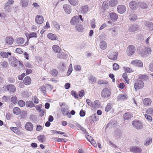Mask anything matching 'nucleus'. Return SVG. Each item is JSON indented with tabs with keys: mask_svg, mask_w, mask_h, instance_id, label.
Returning <instances> with one entry per match:
<instances>
[{
	"mask_svg": "<svg viewBox=\"0 0 153 153\" xmlns=\"http://www.w3.org/2000/svg\"><path fill=\"white\" fill-rule=\"evenodd\" d=\"M101 96L104 99L109 98L111 95V91L108 89L105 88L101 92Z\"/></svg>",
	"mask_w": 153,
	"mask_h": 153,
	"instance_id": "f257e3e1",
	"label": "nucleus"
},
{
	"mask_svg": "<svg viewBox=\"0 0 153 153\" xmlns=\"http://www.w3.org/2000/svg\"><path fill=\"white\" fill-rule=\"evenodd\" d=\"M151 52V49L149 47H146L143 49L141 54L143 57H144L150 54Z\"/></svg>",
	"mask_w": 153,
	"mask_h": 153,
	"instance_id": "f03ea898",
	"label": "nucleus"
},
{
	"mask_svg": "<svg viewBox=\"0 0 153 153\" xmlns=\"http://www.w3.org/2000/svg\"><path fill=\"white\" fill-rule=\"evenodd\" d=\"M117 53L113 51H110L108 52V57L109 58L113 60L117 59Z\"/></svg>",
	"mask_w": 153,
	"mask_h": 153,
	"instance_id": "7ed1b4c3",
	"label": "nucleus"
},
{
	"mask_svg": "<svg viewBox=\"0 0 153 153\" xmlns=\"http://www.w3.org/2000/svg\"><path fill=\"white\" fill-rule=\"evenodd\" d=\"M144 86V83L141 80H137V82L134 84V88L137 91L138 89L143 88Z\"/></svg>",
	"mask_w": 153,
	"mask_h": 153,
	"instance_id": "20e7f679",
	"label": "nucleus"
},
{
	"mask_svg": "<svg viewBox=\"0 0 153 153\" xmlns=\"http://www.w3.org/2000/svg\"><path fill=\"white\" fill-rule=\"evenodd\" d=\"M132 125L133 127L136 129H139L142 128V123L139 120H134L132 122Z\"/></svg>",
	"mask_w": 153,
	"mask_h": 153,
	"instance_id": "39448f33",
	"label": "nucleus"
},
{
	"mask_svg": "<svg viewBox=\"0 0 153 153\" xmlns=\"http://www.w3.org/2000/svg\"><path fill=\"white\" fill-rule=\"evenodd\" d=\"M9 61L11 65L14 67L17 66L19 62V61L14 56L10 57Z\"/></svg>",
	"mask_w": 153,
	"mask_h": 153,
	"instance_id": "423d86ee",
	"label": "nucleus"
},
{
	"mask_svg": "<svg viewBox=\"0 0 153 153\" xmlns=\"http://www.w3.org/2000/svg\"><path fill=\"white\" fill-rule=\"evenodd\" d=\"M135 51V47L131 45L128 47L126 50V53L128 55H131L134 53Z\"/></svg>",
	"mask_w": 153,
	"mask_h": 153,
	"instance_id": "0eeeda50",
	"label": "nucleus"
},
{
	"mask_svg": "<svg viewBox=\"0 0 153 153\" xmlns=\"http://www.w3.org/2000/svg\"><path fill=\"white\" fill-rule=\"evenodd\" d=\"M129 149L130 151L133 153H141L142 151L141 148L137 146H132Z\"/></svg>",
	"mask_w": 153,
	"mask_h": 153,
	"instance_id": "6e6552de",
	"label": "nucleus"
},
{
	"mask_svg": "<svg viewBox=\"0 0 153 153\" xmlns=\"http://www.w3.org/2000/svg\"><path fill=\"white\" fill-rule=\"evenodd\" d=\"M140 30V27L139 26L136 24H134L130 27L129 30L130 32H133L139 30Z\"/></svg>",
	"mask_w": 153,
	"mask_h": 153,
	"instance_id": "1a4fd4ad",
	"label": "nucleus"
},
{
	"mask_svg": "<svg viewBox=\"0 0 153 153\" xmlns=\"http://www.w3.org/2000/svg\"><path fill=\"white\" fill-rule=\"evenodd\" d=\"M131 64L134 66L141 67H143V63L141 61L138 60L136 59L132 61Z\"/></svg>",
	"mask_w": 153,
	"mask_h": 153,
	"instance_id": "9d476101",
	"label": "nucleus"
},
{
	"mask_svg": "<svg viewBox=\"0 0 153 153\" xmlns=\"http://www.w3.org/2000/svg\"><path fill=\"white\" fill-rule=\"evenodd\" d=\"M117 10L119 13L123 14L126 11V9L125 5H120L117 7Z\"/></svg>",
	"mask_w": 153,
	"mask_h": 153,
	"instance_id": "9b49d317",
	"label": "nucleus"
},
{
	"mask_svg": "<svg viewBox=\"0 0 153 153\" xmlns=\"http://www.w3.org/2000/svg\"><path fill=\"white\" fill-rule=\"evenodd\" d=\"M25 129L28 131H31L33 128V124L30 122H27L25 125Z\"/></svg>",
	"mask_w": 153,
	"mask_h": 153,
	"instance_id": "f8f14e48",
	"label": "nucleus"
},
{
	"mask_svg": "<svg viewBox=\"0 0 153 153\" xmlns=\"http://www.w3.org/2000/svg\"><path fill=\"white\" fill-rule=\"evenodd\" d=\"M36 22L38 24H42L44 21V18L42 16L38 15L35 19Z\"/></svg>",
	"mask_w": 153,
	"mask_h": 153,
	"instance_id": "ddd939ff",
	"label": "nucleus"
},
{
	"mask_svg": "<svg viewBox=\"0 0 153 153\" xmlns=\"http://www.w3.org/2000/svg\"><path fill=\"white\" fill-rule=\"evenodd\" d=\"M109 15L111 20L113 21H116L118 18L117 15L114 12L110 13Z\"/></svg>",
	"mask_w": 153,
	"mask_h": 153,
	"instance_id": "4468645a",
	"label": "nucleus"
},
{
	"mask_svg": "<svg viewBox=\"0 0 153 153\" xmlns=\"http://www.w3.org/2000/svg\"><path fill=\"white\" fill-rule=\"evenodd\" d=\"M7 90L11 93H14L16 91V87L13 85L10 84L7 86Z\"/></svg>",
	"mask_w": 153,
	"mask_h": 153,
	"instance_id": "2eb2a0df",
	"label": "nucleus"
},
{
	"mask_svg": "<svg viewBox=\"0 0 153 153\" xmlns=\"http://www.w3.org/2000/svg\"><path fill=\"white\" fill-rule=\"evenodd\" d=\"M79 22L78 16H75L73 17L71 20V23L72 25H74Z\"/></svg>",
	"mask_w": 153,
	"mask_h": 153,
	"instance_id": "dca6fc26",
	"label": "nucleus"
},
{
	"mask_svg": "<svg viewBox=\"0 0 153 153\" xmlns=\"http://www.w3.org/2000/svg\"><path fill=\"white\" fill-rule=\"evenodd\" d=\"M63 7L65 12L68 14H70L71 11V7L68 4H64L63 5Z\"/></svg>",
	"mask_w": 153,
	"mask_h": 153,
	"instance_id": "f3484780",
	"label": "nucleus"
},
{
	"mask_svg": "<svg viewBox=\"0 0 153 153\" xmlns=\"http://www.w3.org/2000/svg\"><path fill=\"white\" fill-rule=\"evenodd\" d=\"M129 7L132 9L135 10L137 7V4L135 1H132L129 3Z\"/></svg>",
	"mask_w": 153,
	"mask_h": 153,
	"instance_id": "a211bd4d",
	"label": "nucleus"
},
{
	"mask_svg": "<svg viewBox=\"0 0 153 153\" xmlns=\"http://www.w3.org/2000/svg\"><path fill=\"white\" fill-rule=\"evenodd\" d=\"M138 79L146 81H147L149 79V78L148 76L144 74L139 75H138Z\"/></svg>",
	"mask_w": 153,
	"mask_h": 153,
	"instance_id": "6ab92c4d",
	"label": "nucleus"
},
{
	"mask_svg": "<svg viewBox=\"0 0 153 153\" xmlns=\"http://www.w3.org/2000/svg\"><path fill=\"white\" fill-rule=\"evenodd\" d=\"M47 36L48 39L52 40H56L58 39V37L56 35L52 33L48 34Z\"/></svg>",
	"mask_w": 153,
	"mask_h": 153,
	"instance_id": "aec40b11",
	"label": "nucleus"
},
{
	"mask_svg": "<svg viewBox=\"0 0 153 153\" xmlns=\"http://www.w3.org/2000/svg\"><path fill=\"white\" fill-rule=\"evenodd\" d=\"M31 79L29 76L25 77L24 79L23 82L25 85H28L31 83Z\"/></svg>",
	"mask_w": 153,
	"mask_h": 153,
	"instance_id": "412c9836",
	"label": "nucleus"
},
{
	"mask_svg": "<svg viewBox=\"0 0 153 153\" xmlns=\"http://www.w3.org/2000/svg\"><path fill=\"white\" fill-rule=\"evenodd\" d=\"M11 53L10 52H7L2 51L0 53V55L3 58H8V55L10 56Z\"/></svg>",
	"mask_w": 153,
	"mask_h": 153,
	"instance_id": "4be33fe9",
	"label": "nucleus"
},
{
	"mask_svg": "<svg viewBox=\"0 0 153 153\" xmlns=\"http://www.w3.org/2000/svg\"><path fill=\"white\" fill-rule=\"evenodd\" d=\"M58 67L61 71H64L66 68V64L64 62L60 63L59 64Z\"/></svg>",
	"mask_w": 153,
	"mask_h": 153,
	"instance_id": "5701e85b",
	"label": "nucleus"
},
{
	"mask_svg": "<svg viewBox=\"0 0 153 153\" xmlns=\"http://www.w3.org/2000/svg\"><path fill=\"white\" fill-rule=\"evenodd\" d=\"M132 114L129 112L126 113L123 115L124 118L125 120H129L132 117Z\"/></svg>",
	"mask_w": 153,
	"mask_h": 153,
	"instance_id": "b1692460",
	"label": "nucleus"
},
{
	"mask_svg": "<svg viewBox=\"0 0 153 153\" xmlns=\"http://www.w3.org/2000/svg\"><path fill=\"white\" fill-rule=\"evenodd\" d=\"M38 90L40 91L41 93L44 95L46 94V87L44 85L41 86Z\"/></svg>",
	"mask_w": 153,
	"mask_h": 153,
	"instance_id": "393cba45",
	"label": "nucleus"
},
{
	"mask_svg": "<svg viewBox=\"0 0 153 153\" xmlns=\"http://www.w3.org/2000/svg\"><path fill=\"white\" fill-rule=\"evenodd\" d=\"M100 48L102 50H104L107 48L106 43L104 41H102L100 44Z\"/></svg>",
	"mask_w": 153,
	"mask_h": 153,
	"instance_id": "a878e982",
	"label": "nucleus"
},
{
	"mask_svg": "<svg viewBox=\"0 0 153 153\" xmlns=\"http://www.w3.org/2000/svg\"><path fill=\"white\" fill-rule=\"evenodd\" d=\"M13 41L14 40L11 37H7L6 39V43L10 45H12L13 43Z\"/></svg>",
	"mask_w": 153,
	"mask_h": 153,
	"instance_id": "bb28decb",
	"label": "nucleus"
},
{
	"mask_svg": "<svg viewBox=\"0 0 153 153\" xmlns=\"http://www.w3.org/2000/svg\"><path fill=\"white\" fill-rule=\"evenodd\" d=\"M152 102V101L149 98H145L143 101V103L144 105L148 106L150 105Z\"/></svg>",
	"mask_w": 153,
	"mask_h": 153,
	"instance_id": "cd10ccee",
	"label": "nucleus"
},
{
	"mask_svg": "<svg viewBox=\"0 0 153 153\" xmlns=\"http://www.w3.org/2000/svg\"><path fill=\"white\" fill-rule=\"evenodd\" d=\"M52 49L56 53H59L61 50L60 48L56 45L53 46Z\"/></svg>",
	"mask_w": 153,
	"mask_h": 153,
	"instance_id": "c85d7f7f",
	"label": "nucleus"
},
{
	"mask_svg": "<svg viewBox=\"0 0 153 153\" xmlns=\"http://www.w3.org/2000/svg\"><path fill=\"white\" fill-rule=\"evenodd\" d=\"M37 37V34L36 32H31L29 33V35L27 36V38L29 40L32 38Z\"/></svg>",
	"mask_w": 153,
	"mask_h": 153,
	"instance_id": "c756f323",
	"label": "nucleus"
},
{
	"mask_svg": "<svg viewBox=\"0 0 153 153\" xmlns=\"http://www.w3.org/2000/svg\"><path fill=\"white\" fill-rule=\"evenodd\" d=\"M145 25L150 30H152L153 29V24L148 22H146L145 23Z\"/></svg>",
	"mask_w": 153,
	"mask_h": 153,
	"instance_id": "7c9ffc66",
	"label": "nucleus"
},
{
	"mask_svg": "<svg viewBox=\"0 0 153 153\" xmlns=\"http://www.w3.org/2000/svg\"><path fill=\"white\" fill-rule=\"evenodd\" d=\"M129 18L131 21H134L137 19V17L136 14H132L129 15Z\"/></svg>",
	"mask_w": 153,
	"mask_h": 153,
	"instance_id": "2f4dec72",
	"label": "nucleus"
},
{
	"mask_svg": "<svg viewBox=\"0 0 153 153\" xmlns=\"http://www.w3.org/2000/svg\"><path fill=\"white\" fill-rule=\"evenodd\" d=\"M122 133L121 131L119 129L115 130L114 132V135L117 138H119L122 134Z\"/></svg>",
	"mask_w": 153,
	"mask_h": 153,
	"instance_id": "473e14b6",
	"label": "nucleus"
},
{
	"mask_svg": "<svg viewBox=\"0 0 153 153\" xmlns=\"http://www.w3.org/2000/svg\"><path fill=\"white\" fill-rule=\"evenodd\" d=\"M86 102L88 105H89L91 107H95V105H96V102L95 101L94 102H92L90 100L87 99L86 100Z\"/></svg>",
	"mask_w": 153,
	"mask_h": 153,
	"instance_id": "72a5a7b5",
	"label": "nucleus"
},
{
	"mask_svg": "<svg viewBox=\"0 0 153 153\" xmlns=\"http://www.w3.org/2000/svg\"><path fill=\"white\" fill-rule=\"evenodd\" d=\"M89 8L88 5H85L81 8V12L83 13H86L88 10Z\"/></svg>",
	"mask_w": 153,
	"mask_h": 153,
	"instance_id": "f704fd0d",
	"label": "nucleus"
},
{
	"mask_svg": "<svg viewBox=\"0 0 153 153\" xmlns=\"http://www.w3.org/2000/svg\"><path fill=\"white\" fill-rule=\"evenodd\" d=\"M117 0H111L109 1V5L111 7H114L117 4Z\"/></svg>",
	"mask_w": 153,
	"mask_h": 153,
	"instance_id": "c9c22d12",
	"label": "nucleus"
},
{
	"mask_svg": "<svg viewBox=\"0 0 153 153\" xmlns=\"http://www.w3.org/2000/svg\"><path fill=\"white\" fill-rule=\"evenodd\" d=\"M116 124V122L115 121H111L110 122L108 123L106 126V128H112L113 126H115Z\"/></svg>",
	"mask_w": 153,
	"mask_h": 153,
	"instance_id": "e433bc0d",
	"label": "nucleus"
},
{
	"mask_svg": "<svg viewBox=\"0 0 153 153\" xmlns=\"http://www.w3.org/2000/svg\"><path fill=\"white\" fill-rule=\"evenodd\" d=\"M117 99L118 100H125L127 99L126 95L122 94H120L117 97Z\"/></svg>",
	"mask_w": 153,
	"mask_h": 153,
	"instance_id": "4c0bfd02",
	"label": "nucleus"
},
{
	"mask_svg": "<svg viewBox=\"0 0 153 153\" xmlns=\"http://www.w3.org/2000/svg\"><path fill=\"white\" fill-rule=\"evenodd\" d=\"M21 2L22 7H26L28 5L29 1L28 0H21Z\"/></svg>",
	"mask_w": 153,
	"mask_h": 153,
	"instance_id": "58836bf2",
	"label": "nucleus"
},
{
	"mask_svg": "<svg viewBox=\"0 0 153 153\" xmlns=\"http://www.w3.org/2000/svg\"><path fill=\"white\" fill-rule=\"evenodd\" d=\"M23 39L21 38H19L17 39L16 40V43L19 45H22L24 43Z\"/></svg>",
	"mask_w": 153,
	"mask_h": 153,
	"instance_id": "ea45409f",
	"label": "nucleus"
},
{
	"mask_svg": "<svg viewBox=\"0 0 153 153\" xmlns=\"http://www.w3.org/2000/svg\"><path fill=\"white\" fill-rule=\"evenodd\" d=\"M26 105L30 107H33L35 106V104L31 101H27L26 102Z\"/></svg>",
	"mask_w": 153,
	"mask_h": 153,
	"instance_id": "a19ab883",
	"label": "nucleus"
},
{
	"mask_svg": "<svg viewBox=\"0 0 153 153\" xmlns=\"http://www.w3.org/2000/svg\"><path fill=\"white\" fill-rule=\"evenodd\" d=\"M13 111L14 114L18 115L20 113V109L19 108L16 107L13 108Z\"/></svg>",
	"mask_w": 153,
	"mask_h": 153,
	"instance_id": "79ce46f5",
	"label": "nucleus"
},
{
	"mask_svg": "<svg viewBox=\"0 0 153 153\" xmlns=\"http://www.w3.org/2000/svg\"><path fill=\"white\" fill-rule=\"evenodd\" d=\"M14 3V1L13 0H8L7 2L5 4V9L10 7V6L9 5L13 4Z\"/></svg>",
	"mask_w": 153,
	"mask_h": 153,
	"instance_id": "37998d69",
	"label": "nucleus"
},
{
	"mask_svg": "<svg viewBox=\"0 0 153 153\" xmlns=\"http://www.w3.org/2000/svg\"><path fill=\"white\" fill-rule=\"evenodd\" d=\"M58 56L59 58L65 59L67 58V56L64 53L62 52L58 54Z\"/></svg>",
	"mask_w": 153,
	"mask_h": 153,
	"instance_id": "c03bdc74",
	"label": "nucleus"
},
{
	"mask_svg": "<svg viewBox=\"0 0 153 153\" xmlns=\"http://www.w3.org/2000/svg\"><path fill=\"white\" fill-rule=\"evenodd\" d=\"M70 4L76 6L78 4V0H68Z\"/></svg>",
	"mask_w": 153,
	"mask_h": 153,
	"instance_id": "a18cd8bd",
	"label": "nucleus"
},
{
	"mask_svg": "<svg viewBox=\"0 0 153 153\" xmlns=\"http://www.w3.org/2000/svg\"><path fill=\"white\" fill-rule=\"evenodd\" d=\"M122 77L123 78L125 79L126 82L127 83H129V80L128 78L127 75L126 73H124L122 75Z\"/></svg>",
	"mask_w": 153,
	"mask_h": 153,
	"instance_id": "49530a36",
	"label": "nucleus"
},
{
	"mask_svg": "<svg viewBox=\"0 0 153 153\" xmlns=\"http://www.w3.org/2000/svg\"><path fill=\"white\" fill-rule=\"evenodd\" d=\"M68 109V107L67 106L65 107L64 108H62L61 109V112L62 114L64 116H65L66 114V112L67 111V110Z\"/></svg>",
	"mask_w": 153,
	"mask_h": 153,
	"instance_id": "de8ad7c7",
	"label": "nucleus"
},
{
	"mask_svg": "<svg viewBox=\"0 0 153 153\" xmlns=\"http://www.w3.org/2000/svg\"><path fill=\"white\" fill-rule=\"evenodd\" d=\"M111 33L113 36H115L117 34V30L116 28H112L110 30Z\"/></svg>",
	"mask_w": 153,
	"mask_h": 153,
	"instance_id": "09e8293b",
	"label": "nucleus"
},
{
	"mask_svg": "<svg viewBox=\"0 0 153 153\" xmlns=\"http://www.w3.org/2000/svg\"><path fill=\"white\" fill-rule=\"evenodd\" d=\"M45 136L44 135H41L37 137L38 140L41 143H43L44 142Z\"/></svg>",
	"mask_w": 153,
	"mask_h": 153,
	"instance_id": "8fccbe9b",
	"label": "nucleus"
},
{
	"mask_svg": "<svg viewBox=\"0 0 153 153\" xmlns=\"http://www.w3.org/2000/svg\"><path fill=\"white\" fill-rule=\"evenodd\" d=\"M76 29L79 31H82L83 29V27L81 24H78L76 26Z\"/></svg>",
	"mask_w": 153,
	"mask_h": 153,
	"instance_id": "3c124183",
	"label": "nucleus"
},
{
	"mask_svg": "<svg viewBox=\"0 0 153 153\" xmlns=\"http://www.w3.org/2000/svg\"><path fill=\"white\" fill-rule=\"evenodd\" d=\"M139 7L143 9H145L147 7V5L144 2H140L139 3Z\"/></svg>",
	"mask_w": 153,
	"mask_h": 153,
	"instance_id": "603ef678",
	"label": "nucleus"
},
{
	"mask_svg": "<svg viewBox=\"0 0 153 153\" xmlns=\"http://www.w3.org/2000/svg\"><path fill=\"white\" fill-rule=\"evenodd\" d=\"M10 129L14 133L16 134H17L19 131L18 128L17 127H10Z\"/></svg>",
	"mask_w": 153,
	"mask_h": 153,
	"instance_id": "864d4df0",
	"label": "nucleus"
},
{
	"mask_svg": "<svg viewBox=\"0 0 153 153\" xmlns=\"http://www.w3.org/2000/svg\"><path fill=\"white\" fill-rule=\"evenodd\" d=\"M152 140V139L151 138H149L147 140V141H146V142L145 143L144 145L146 146H148L151 143Z\"/></svg>",
	"mask_w": 153,
	"mask_h": 153,
	"instance_id": "5fc2aeb1",
	"label": "nucleus"
},
{
	"mask_svg": "<svg viewBox=\"0 0 153 153\" xmlns=\"http://www.w3.org/2000/svg\"><path fill=\"white\" fill-rule=\"evenodd\" d=\"M51 73L53 76H56L57 75L58 72L56 70L53 69L51 71Z\"/></svg>",
	"mask_w": 153,
	"mask_h": 153,
	"instance_id": "6e6d98bb",
	"label": "nucleus"
},
{
	"mask_svg": "<svg viewBox=\"0 0 153 153\" xmlns=\"http://www.w3.org/2000/svg\"><path fill=\"white\" fill-rule=\"evenodd\" d=\"M18 104L20 107H23L25 105V102L22 100H19L18 102Z\"/></svg>",
	"mask_w": 153,
	"mask_h": 153,
	"instance_id": "4d7b16f0",
	"label": "nucleus"
},
{
	"mask_svg": "<svg viewBox=\"0 0 153 153\" xmlns=\"http://www.w3.org/2000/svg\"><path fill=\"white\" fill-rule=\"evenodd\" d=\"M146 113L149 114L153 115V108H149L146 111Z\"/></svg>",
	"mask_w": 153,
	"mask_h": 153,
	"instance_id": "13d9d810",
	"label": "nucleus"
},
{
	"mask_svg": "<svg viewBox=\"0 0 153 153\" xmlns=\"http://www.w3.org/2000/svg\"><path fill=\"white\" fill-rule=\"evenodd\" d=\"M124 70L125 71L128 72V73H130L131 72H132L133 71V70L132 69L129 68L127 67H124Z\"/></svg>",
	"mask_w": 153,
	"mask_h": 153,
	"instance_id": "bf43d9fd",
	"label": "nucleus"
},
{
	"mask_svg": "<svg viewBox=\"0 0 153 153\" xmlns=\"http://www.w3.org/2000/svg\"><path fill=\"white\" fill-rule=\"evenodd\" d=\"M111 108V104H108L105 109V111L107 112L109 111Z\"/></svg>",
	"mask_w": 153,
	"mask_h": 153,
	"instance_id": "052dcab7",
	"label": "nucleus"
},
{
	"mask_svg": "<svg viewBox=\"0 0 153 153\" xmlns=\"http://www.w3.org/2000/svg\"><path fill=\"white\" fill-rule=\"evenodd\" d=\"M95 19H93L91 21V26L92 28H95Z\"/></svg>",
	"mask_w": 153,
	"mask_h": 153,
	"instance_id": "680f3d73",
	"label": "nucleus"
},
{
	"mask_svg": "<svg viewBox=\"0 0 153 153\" xmlns=\"http://www.w3.org/2000/svg\"><path fill=\"white\" fill-rule=\"evenodd\" d=\"M113 69L114 70H118L119 68V65L116 63H114L113 65Z\"/></svg>",
	"mask_w": 153,
	"mask_h": 153,
	"instance_id": "e2e57ef3",
	"label": "nucleus"
},
{
	"mask_svg": "<svg viewBox=\"0 0 153 153\" xmlns=\"http://www.w3.org/2000/svg\"><path fill=\"white\" fill-rule=\"evenodd\" d=\"M95 77L93 76H90L89 77V80L90 82L91 83H93L96 79Z\"/></svg>",
	"mask_w": 153,
	"mask_h": 153,
	"instance_id": "0e129e2a",
	"label": "nucleus"
},
{
	"mask_svg": "<svg viewBox=\"0 0 153 153\" xmlns=\"http://www.w3.org/2000/svg\"><path fill=\"white\" fill-rule=\"evenodd\" d=\"M149 69L150 71L153 72V61L149 64Z\"/></svg>",
	"mask_w": 153,
	"mask_h": 153,
	"instance_id": "69168bd1",
	"label": "nucleus"
},
{
	"mask_svg": "<svg viewBox=\"0 0 153 153\" xmlns=\"http://www.w3.org/2000/svg\"><path fill=\"white\" fill-rule=\"evenodd\" d=\"M7 80L9 83H12L14 82L15 79L13 78L10 77L8 78Z\"/></svg>",
	"mask_w": 153,
	"mask_h": 153,
	"instance_id": "338daca9",
	"label": "nucleus"
},
{
	"mask_svg": "<svg viewBox=\"0 0 153 153\" xmlns=\"http://www.w3.org/2000/svg\"><path fill=\"white\" fill-rule=\"evenodd\" d=\"M1 66L4 68H6L7 66V62L4 61L1 62Z\"/></svg>",
	"mask_w": 153,
	"mask_h": 153,
	"instance_id": "774afa93",
	"label": "nucleus"
}]
</instances>
